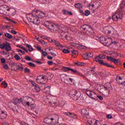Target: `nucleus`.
Masks as SVG:
<instances>
[{
  "label": "nucleus",
  "mask_w": 125,
  "mask_h": 125,
  "mask_svg": "<svg viewBox=\"0 0 125 125\" xmlns=\"http://www.w3.org/2000/svg\"><path fill=\"white\" fill-rule=\"evenodd\" d=\"M26 18L29 22H32V23L35 25H40V23H41L40 18L38 17L34 16L33 14H26Z\"/></svg>",
  "instance_id": "obj_1"
},
{
  "label": "nucleus",
  "mask_w": 125,
  "mask_h": 125,
  "mask_svg": "<svg viewBox=\"0 0 125 125\" xmlns=\"http://www.w3.org/2000/svg\"><path fill=\"white\" fill-rule=\"evenodd\" d=\"M44 25L47 27L51 32H56V31L58 30V28H59L58 24H55L53 22H50L48 21H45Z\"/></svg>",
  "instance_id": "obj_2"
},
{
  "label": "nucleus",
  "mask_w": 125,
  "mask_h": 125,
  "mask_svg": "<svg viewBox=\"0 0 125 125\" xmlns=\"http://www.w3.org/2000/svg\"><path fill=\"white\" fill-rule=\"evenodd\" d=\"M100 41L101 42V43L104 44L106 46H110L112 44V39L111 38H106L104 37V36H102L100 38Z\"/></svg>",
  "instance_id": "obj_3"
},
{
  "label": "nucleus",
  "mask_w": 125,
  "mask_h": 125,
  "mask_svg": "<svg viewBox=\"0 0 125 125\" xmlns=\"http://www.w3.org/2000/svg\"><path fill=\"white\" fill-rule=\"evenodd\" d=\"M81 29L83 31L87 30L85 33V36H90L92 34L90 31L91 30V26L90 25H87L86 24L83 25L81 27Z\"/></svg>",
  "instance_id": "obj_4"
},
{
  "label": "nucleus",
  "mask_w": 125,
  "mask_h": 125,
  "mask_svg": "<svg viewBox=\"0 0 125 125\" xmlns=\"http://www.w3.org/2000/svg\"><path fill=\"white\" fill-rule=\"evenodd\" d=\"M63 70L64 72H68V71H71V72H72V73H73V74H77L78 75H79V76H81V77H83V74H82L80 72H79V71H77V70H75L70 67H63Z\"/></svg>",
  "instance_id": "obj_5"
},
{
  "label": "nucleus",
  "mask_w": 125,
  "mask_h": 125,
  "mask_svg": "<svg viewBox=\"0 0 125 125\" xmlns=\"http://www.w3.org/2000/svg\"><path fill=\"white\" fill-rule=\"evenodd\" d=\"M10 8L6 5L0 6V13L5 15L7 13V11H9Z\"/></svg>",
  "instance_id": "obj_6"
},
{
  "label": "nucleus",
  "mask_w": 125,
  "mask_h": 125,
  "mask_svg": "<svg viewBox=\"0 0 125 125\" xmlns=\"http://www.w3.org/2000/svg\"><path fill=\"white\" fill-rule=\"evenodd\" d=\"M49 42H53V43H54V44H55V45L57 46L58 48L59 49H60L61 50V49H62V48H63V45L61 44V43H60L59 42L56 40L49 38Z\"/></svg>",
  "instance_id": "obj_7"
},
{
  "label": "nucleus",
  "mask_w": 125,
  "mask_h": 125,
  "mask_svg": "<svg viewBox=\"0 0 125 125\" xmlns=\"http://www.w3.org/2000/svg\"><path fill=\"white\" fill-rule=\"evenodd\" d=\"M119 18H123V14L122 13H116L112 16V20L113 21H118Z\"/></svg>",
  "instance_id": "obj_8"
},
{
  "label": "nucleus",
  "mask_w": 125,
  "mask_h": 125,
  "mask_svg": "<svg viewBox=\"0 0 125 125\" xmlns=\"http://www.w3.org/2000/svg\"><path fill=\"white\" fill-rule=\"evenodd\" d=\"M106 58L107 60H108L109 61H111L112 62H113L114 64L116 65H118L119 63H120V59H116L114 58H113L112 57H106Z\"/></svg>",
  "instance_id": "obj_9"
},
{
  "label": "nucleus",
  "mask_w": 125,
  "mask_h": 125,
  "mask_svg": "<svg viewBox=\"0 0 125 125\" xmlns=\"http://www.w3.org/2000/svg\"><path fill=\"white\" fill-rule=\"evenodd\" d=\"M44 79H45V76H39L37 78L36 81L38 83H44Z\"/></svg>",
  "instance_id": "obj_10"
},
{
  "label": "nucleus",
  "mask_w": 125,
  "mask_h": 125,
  "mask_svg": "<svg viewBox=\"0 0 125 125\" xmlns=\"http://www.w3.org/2000/svg\"><path fill=\"white\" fill-rule=\"evenodd\" d=\"M104 89L105 90H107L108 93L110 92H112L113 90V88H112V86L111 85V83H106L104 86Z\"/></svg>",
  "instance_id": "obj_11"
},
{
  "label": "nucleus",
  "mask_w": 125,
  "mask_h": 125,
  "mask_svg": "<svg viewBox=\"0 0 125 125\" xmlns=\"http://www.w3.org/2000/svg\"><path fill=\"white\" fill-rule=\"evenodd\" d=\"M70 94L72 97H76V98L80 97V95H79V93H78V92L76 90H71L70 92Z\"/></svg>",
  "instance_id": "obj_12"
},
{
  "label": "nucleus",
  "mask_w": 125,
  "mask_h": 125,
  "mask_svg": "<svg viewBox=\"0 0 125 125\" xmlns=\"http://www.w3.org/2000/svg\"><path fill=\"white\" fill-rule=\"evenodd\" d=\"M85 93H86V94L88 96H89V97L92 99L94 98V97H93V95L96 94L95 93H94V92L92 91L88 90H86V91H85Z\"/></svg>",
  "instance_id": "obj_13"
},
{
  "label": "nucleus",
  "mask_w": 125,
  "mask_h": 125,
  "mask_svg": "<svg viewBox=\"0 0 125 125\" xmlns=\"http://www.w3.org/2000/svg\"><path fill=\"white\" fill-rule=\"evenodd\" d=\"M6 117H7L6 111H1V110L0 109V119H1V120H4Z\"/></svg>",
  "instance_id": "obj_14"
},
{
  "label": "nucleus",
  "mask_w": 125,
  "mask_h": 125,
  "mask_svg": "<svg viewBox=\"0 0 125 125\" xmlns=\"http://www.w3.org/2000/svg\"><path fill=\"white\" fill-rule=\"evenodd\" d=\"M13 66L17 70H20V71H22V70H23L22 64L20 63H15L14 64Z\"/></svg>",
  "instance_id": "obj_15"
},
{
  "label": "nucleus",
  "mask_w": 125,
  "mask_h": 125,
  "mask_svg": "<svg viewBox=\"0 0 125 125\" xmlns=\"http://www.w3.org/2000/svg\"><path fill=\"white\" fill-rule=\"evenodd\" d=\"M64 114L66 116H68V117L72 119H77V115L72 112H65Z\"/></svg>",
  "instance_id": "obj_16"
},
{
  "label": "nucleus",
  "mask_w": 125,
  "mask_h": 125,
  "mask_svg": "<svg viewBox=\"0 0 125 125\" xmlns=\"http://www.w3.org/2000/svg\"><path fill=\"white\" fill-rule=\"evenodd\" d=\"M117 83L119 84H124V83H125V77L122 78H121V77H118Z\"/></svg>",
  "instance_id": "obj_17"
},
{
  "label": "nucleus",
  "mask_w": 125,
  "mask_h": 125,
  "mask_svg": "<svg viewBox=\"0 0 125 125\" xmlns=\"http://www.w3.org/2000/svg\"><path fill=\"white\" fill-rule=\"evenodd\" d=\"M82 116L83 118H87L88 117V112L86 109H83L82 110Z\"/></svg>",
  "instance_id": "obj_18"
},
{
  "label": "nucleus",
  "mask_w": 125,
  "mask_h": 125,
  "mask_svg": "<svg viewBox=\"0 0 125 125\" xmlns=\"http://www.w3.org/2000/svg\"><path fill=\"white\" fill-rule=\"evenodd\" d=\"M112 30H113V27H104V32L105 33V34H111L112 33Z\"/></svg>",
  "instance_id": "obj_19"
},
{
  "label": "nucleus",
  "mask_w": 125,
  "mask_h": 125,
  "mask_svg": "<svg viewBox=\"0 0 125 125\" xmlns=\"http://www.w3.org/2000/svg\"><path fill=\"white\" fill-rule=\"evenodd\" d=\"M97 125V123H96V121L91 119H90L86 123V125Z\"/></svg>",
  "instance_id": "obj_20"
},
{
  "label": "nucleus",
  "mask_w": 125,
  "mask_h": 125,
  "mask_svg": "<svg viewBox=\"0 0 125 125\" xmlns=\"http://www.w3.org/2000/svg\"><path fill=\"white\" fill-rule=\"evenodd\" d=\"M30 106L31 108V110L35 111L36 113H39V108L37 107V105H36V104H33L30 105Z\"/></svg>",
  "instance_id": "obj_21"
},
{
  "label": "nucleus",
  "mask_w": 125,
  "mask_h": 125,
  "mask_svg": "<svg viewBox=\"0 0 125 125\" xmlns=\"http://www.w3.org/2000/svg\"><path fill=\"white\" fill-rule=\"evenodd\" d=\"M95 61L98 62L99 64H103V60H101V58L99 56L95 57Z\"/></svg>",
  "instance_id": "obj_22"
},
{
  "label": "nucleus",
  "mask_w": 125,
  "mask_h": 125,
  "mask_svg": "<svg viewBox=\"0 0 125 125\" xmlns=\"http://www.w3.org/2000/svg\"><path fill=\"white\" fill-rule=\"evenodd\" d=\"M27 101H28L29 105H33V104H35V100L34 99L29 97L27 99Z\"/></svg>",
  "instance_id": "obj_23"
},
{
  "label": "nucleus",
  "mask_w": 125,
  "mask_h": 125,
  "mask_svg": "<svg viewBox=\"0 0 125 125\" xmlns=\"http://www.w3.org/2000/svg\"><path fill=\"white\" fill-rule=\"evenodd\" d=\"M76 48H77V49L82 50L85 49V48H86V47L81 44H77Z\"/></svg>",
  "instance_id": "obj_24"
},
{
  "label": "nucleus",
  "mask_w": 125,
  "mask_h": 125,
  "mask_svg": "<svg viewBox=\"0 0 125 125\" xmlns=\"http://www.w3.org/2000/svg\"><path fill=\"white\" fill-rule=\"evenodd\" d=\"M5 49L6 51H10V50H11V46L9 43H7L5 44Z\"/></svg>",
  "instance_id": "obj_25"
},
{
  "label": "nucleus",
  "mask_w": 125,
  "mask_h": 125,
  "mask_svg": "<svg viewBox=\"0 0 125 125\" xmlns=\"http://www.w3.org/2000/svg\"><path fill=\"white\" fill-rule=\"evenodd\" d=\"M61 81L63 82V83H68V78H67V76H62Z\"/></svg>",
  "instance_id": "obj_26"
},
{
  "label": "nucleus",
  "mask_w": 125,
  "mask_h": 125,
  "mask_svg": "<svg viewBox=\"0 0 125 125\" xmlns=\"http://www.w3.org/2000/svg\"><path fill=\"white\" fill-rule=\"evenodd\" d=\"M63 14L64 15H73V13H72L71 12H69L68 11H67L66 10H63L62 11Z\"/></svg>",
  "instance_id": "obj_27"
},
{
  "label": "nucleus",
  "mask_w": 125,
  "mask_h": 125,
  "mask_svg": "<svg viewBox=\"0 0 125 125\" xmlns=\"http://www.w3.org/2000/svg\"><path fill=\"white\" fill-rule=\"evenodd\" d=\"M13 102H14V104H18L19 103H21V99H13Z\"/></svg>",
  "instance_id": "obj_28"
},
{
  "label": "nucleus",
  "mask_w": 125,
  "mask_h": 125,
  "mask_svg": "<svg viewBox=\"0 0 125 125\" xmlns=\"http://www.w3.org/2000/svg\"><path fill=\"white\" fill-rule=\"evenodd\" d=\"M44 123L47 125H50V124H51V121H50V119L49 118H46L44 119Z\"/></svg>",
  "instance_id": "obj_29"
},
{
  "label": "nucleus",
  "mask_w": 125,
  "mask_h": 125,
  "mask_svg": "<svg viewBox=\"0 0 125 125\" xmlns=\"http://www.w3.org/2000/svg\"><path fill=\"white\" fill-rule=\"evenodd\" d=\"M38 16L39 18H42L43 17H45V14L42 12H39Z\"/></svg>",
  "instance_id": "obj_30"
},
{
  "label": "nucleus",
  "mask_w": 125,
  "mask_h": 125,
  "mask_svg": "<svg viewBox=\"0 0 125 125\" xmlns=\"http://www.w3.org/2000/svg\"><path fill=\"white\" fill-rule=\"evenodd\" d=\"M75 6L76 8H78L79 9H81V8H83V5L82 4H80L79 3H76L75 4Z\"/></svg>",
  "instance_id": "obj_31"
},
{
  "label": "nucleus",
  "mask_w": 125,
  "mask_h": 125,
  "mask_svg": "<svg viewBox=\"0 0 125 125\" xmlns=\"http://www.w3.org/2000/svg\"><path fill=\"white\" fill-rule=\"evenodd\" d=\"M101 65H104V66H107V67H110V68H115L114 66L109 64L108 63H104V62H103V63Z\"/></svg>",
  "instance_id": "obj_32"
},
{
  "label": "nucleus",
  "mask_w": 125,
  "mask_h": 125,
  "mask_svg": "<svg viewBox=\"0 0 125 125\" xmlns=\"http://www.w3.org/2000/svg\"><path fill=\"white\" fill-rule=\"evenodd\" d=\"M5 37H6V38H7L9 40H11V39H12V35L8 33L5 34Z\"/></svg>",
  "instance_id": "obj_33"
},
{
  "label": "nucleus",
  "mask_w": 125,
  "mask_h": 125,
  "mask_svg": "<svg viewBox=\"0 0 125 125\" xmlns=\"http://www.w3.org/2000/svg\"><path fill=\"white\" fill-rule=\"evenodd\" d=\"M10 109H13L14 108V103H9L8 105Z\"/></svg>",
  "instance_id": "obj_34"
},
{
  "label": "nucleus",
  "mask_w": 125,
  "mask_h": 125,
  "mask_svg": "<svg viewBox=\"0 0 125 125\" xmlns=\"http://www.w3.org/2000/svg\"><path fill=\"white\" fill-rule=\"evenodd\" d=\"M26 47H27L28 48V50L30 52L33 51V50H34V49L33 48V47H32V46H31L29 44H26Z\"/></svg>",
  "instance_id": "obj_35"
},
{
  "label": "nucleus",
  "mask_w": 125,
  "mask_h": 125,
  "mask_svg": "<svg viewBox=\"0 0 125 125\" xmlns=\"http://www.w3.org/2000/svg\"><path fill=\"white\" fill-rule=\"evenodd\" d=\"M87 55L88 56V59H89V58H92V57H93V53L92 52L87 53Z\"/></svg>",
  "instance_id": "obj_36"
},
{
  "label": "nucleus",
  "mask_w": 125,
  "mask_h": 125,
  "mask_svg": "<svg viewBox=\"0 0 125 125\" xmlns=\"http://www.w3.org/2000/svg\"><path fill=\"white\" fill-rule=\"evenodd\" d=\"M125 0H123V1L120 5V9H123V8L125 7Z\"/></svg>",
  "instance_id": "obj_37"
},
{
  "label": "nucleus",
  "mask_w": 125,
  "mask_h": 125,
  "mask_svg": "<svg viewBox=\"0 0 125 125\" xmlns=\"http://www.w3.org/2000/svg\"><path fill=\"white\" fill-rule=\"evenodd\" d=\"M89 73H91V74L94 75V76H96L97 75L96 72L94 70H90L89 72H87V75H89Z\"/></svg>",
  "instance_id": "obj_38"
},
{
  "label": "nucleus",
  "mask_w": 125,
  "mask_h": 125,
  "mask_svg": "<svg viewBox=\"0 0 125 125\" xmlns=\"http://www.w3.org/2000/svg\"><path fill=\"white\" fill-rule=\"evenodd\" d=\"M34 88L37 92H40V90H41V89L40 88V87L39 86V85L37 84L34 86Z\"/></svg>",
  "instance_id": "obj_39"
},
{
  "label": "nucleus",
  "mask_w": 125,
  "mask_h": 125,
  "mask_svg": "<svg viewBox=\"0 0 125 125\" xmlns=\"http://www.w3.org/2000/svg\"><path fill=\"white\" fill-rule=\"evenodd\" d=\"M82 57L85 60L88 59V57L87 56V53H86L85 54H83L82 55Z\"/></svg>",
  "instance_id": "obj_40"
},
{
  "label": "nucleus",
  "mask_w": 125,
  "mask_h": 125,
  "mask_svg": "<svg viewBox=\"0 0 125 125\" xmlns=\"http://www.w3.org/2000/svg\"><path fill=\"white\" fill-rule=\"evenodd\" d=\"M99 56L101 59H104V58H106V55L104 54H101L99 55Z\"/></svg>",
  "instance_id": "obj_41"
},
{
  "label": "nucleus",
  "mask_w": 125,
  "mask_h": 125,
  "mask_svg": "<svg viewBox=\"0 0 125 125\" xmlns=\"http://www.w3.org/2000/svg\"><path fill=\"white\" fill-rule=\"evenodd\" d=\"M26 102H27V101H25V100H24V99H21V103H22V105H23L24 106H26Z\"/></svg>",
  "instance_id": "obj_42"
},
{
  "label": "nucleus",
  "mask_w": 125,
  "mask_h": 125,
  "mask_svg": "<svg viewBox=\"0 0 125 125\" xmlns=\"http://www.w3.org/2000/svg\"><path fill=\"white\" fill-rule=\"evenodd\" d=\"M3 68L5 70H7V69H9V67H8V65H7V64H3Z\"/></svg>",
  "instance_id": "obj_43"
},
{
  "label": "nucleus",
  "mask_w": 125,
  "mask_h": 125,
  "mask_svg": "<svg viewBox=\"0 0 125 125\" xmlns=\"http://www.w3.org/2000/svg\"><path fill=\"white\" fill-rule=\"evenodd\" d=\"M1 84H2L3 85H4L5 88L7 87L8 84L7 83H6V82L5 81L2 82L1 83Z\"/></svg>",
  "instance_id": "obj_44"
},
{
  "label": "nucleus",
  "mask_w": 125,
  "mask_h": 125,
  "mask_svg": "<svg viewBox=\"0 0 125 125\" xmlns=\"http://www.w3.org/2000/svg\"><path fill=\"white\" fill-rule=\"evenodd\" d=\"M61 36H62V37H64V38H65V39H67L68 36H67V34H66V33L64 34V32H62L61 34Z\"/></svg>",
  "instance_id": "obj_45"
},
{
  "label": "nucleus",
  "mask_w": 125,
  "mask_h": 125,
  "mask_svg": "<svg viewBox=\"0 0 125 125\" xmlns=\"http://www.w3.org/2000/svg\"><path fill=\"white\" fill-rule=\"evenodd\" d=\"M15 58L16 60H21V59L20 58V56H19V55H16L15 56Z\"/></svg>",
  "instance_id": "obj_46"
},
{
  "label": "nucleus",
  "mask_w": 125,
  "mask_h": 125,
  "mask_svg": "<svg viewBox=\"0 0 125 125\" xmlns=\"http://www.w3.org/2000/svg\"><path fill=\"white\" fill-rule=\"evenodd\" d=\"M90 14V12L88 10H85V16H88Z\"/></svg>",
  "instance_id": "obj_47"
},
{
  "label": "nucleus",
  "mask_w": 125,
  "mask_h": 125,
  "mask_svg": "<svg viewBox=\"0 0 125 125\" xmlns=\"http://www.w3.org/2000/svg\"><path fill=\"white\" fill-rule=\"evenodd\" d=\"M113 57H118V56H119V54L116 52H113Z\"/></svg>",
  "instance_id": "obj_48"
},
{
  "label": "nucleus",
  "mask_w": 125,
  "mask_h": 125,
  "mask_svg": "<svg viewBox=\"0 0 125 125\" xmlns=\"http://www.w3.org/2000/svg\"><path fill=\"white\" fill-rule=\"evenodd\" d=\"M41 52H42V55H43V56H47V55H48L46 52H44L43 50H41Z\"/></svg>",
  "instance_id": "obj_49"
},
{
  "label": "nucleus",
  "mask_w": 125,
  "mask_h": 125,
  "mask_svg": "<svg viewBox=\"0 0 125 125\" xmlns=\"http://www.w3.org/2000/svg\"><path fill=\"white\" fill-rule=\"evenodd\" d=\"M25 60H27V61H31L32 58L27 56L25 57Z\"/></svg>",
  "instance_id": "obj_50"
},
{
  "label": "nucleus",
  "mask_w": 125,
  "mask_h": 125,
  "mask_svg": "<svg viewBox=\"0 0 125 125\" xmlns=\"http://www.w3.org/2000/svg\"><path fill=\"white\" fill-rule=\"evenodd\" d=\"M76 64H77L78 66H83V65H84V63L83 62H76Z\"/></svg>",
  "instance_id": "obj_51"
},
{
  "label": "nucleus",
  "mask_w": 125,
  "mask_h": 125,
  "mask_svg": "<svg viewBox=\"0 0 125 125\" xmlns=\"http://www.w3.org/2000/svg\"><path fill=\"white\" fill-rule=\"evenodd\" d=\"M62 52H63V53H70V51L67 49H63L62 50Z\"/></svg>",
  "instance_id": "obj_52"
},
{
  "label": "nucleus",
  "mask_w": 125,
  "mask_h": 125,
  "mask_svg": "<svg viewBox=\"0 0 125 125\" xmlns=\"http://www.w3.org/2000/svg\"><path fill=\"white\" fill-rule=\"evenodd\" d=\"M28 65L30 66V67H36V65L32 62H29Z\"/></svg>",
  "instance_id": "obj_53"
},
{
  "label": "nucleus",
  "mask_w": 125,
  "mask_h": 125,
  "mask_svg": "<svg viewBox=\"0 0 125 125\" xmlns=\"http://www.w3.org/2000/svg\"><path fill=\"white\" fill-rule=\"evenodd\" d=\"M30 83H31L32 85H33V86H35V85H37V84H36V83H35V82H33L32 80H29Z\"/></svg>",
  "instance_id": "obj_54"
},
{
  "label": "nucleus",
  "mask_w": 125,
  "mask_h": 125,
  "mask_svg": "<svg viewBox=\"0 0 125 125\" xmlns=\"http://www.w3.org/2000/svg\"><path fill=\"white\" fill-rule=\"evenodd\" d=\"M5 19H6V20H8V21H11L12 22H13V23H14V24L16 23V22L11 20L10 19H9V18H7V17H5Z\"/></svg>",
  "instance_id": "obj_55"
},
{
  "label": "nucleus",
  "mask_w": 125,
  "mask_h": 125,
  "mask_svg": "<svg viewBox=\"0 0 125 125\" xmlns=\"http://www.w3.org/2000/svg\"><path fill=\"white\" fill-rule=\"evenodd\" d=\"M72 53H73V54H75V55H78V51L77 50H73L72 51Z\"/></svg>",
  "instance_id": "obj_56"
},
{
  "label": "nucleus",
  "mask_w": 125,
  "mask_h": 125,
  "mask_svg": "<svg viewBox=\"0 0 125 125\" xmlns=\"http://www.w3.org/2000/svg\"><path fill=\"white\" fill-rule=\"evenodd\" d=\"M5 44L3 43L2 44H0V48L3 49V48H5Z\"/></svg>",
  "instance_id": "obj_57"
},
{
  "label": "nucleus",
  "mask_w": 125,
  "mask_h": 125,
  "mask_svg": "<svg viewBox=\"0 0 125 125\" xmlns=\"http://www.w3.org/2000/svg\"><path fill=\"white\" fill-rule=\"evenodd\" d=\"M24 72L25 73H29L30 72V69H29V68H28L27 67H25Z\"/></svg>",
  "instance_id": "obj_58"
},
{
  "label": "nucleus",
  "mask_w": 125,
  "mask_h": 125,
  "mask_svg": "<svg viewBox=\"0 0 125 125\" xmlns=\"http://www.w3.org/2000/svg\"><path fill=\"white\" fill-rule=\"evenodd\" d=\"M49 104L52 105V106H55V104H56V102H54L51 103V102H49Z\"/></svg>",
  "instance_id": "obj_59"
},
{
  "label": "nucleus",
  "mask_w": 125,
  "mask_h": 125,
  "mask_svg": "<svg viewBox=\"0 0 125 125\" xmlns=\"http://www.w3.org/2000/svg\"><path fill=\"white\" fill-rule=\"evenodd\" d=\"M51 70H52V71H57L58 70H59V68H56V67H52V68H51Z\"/></svg>",
  "instance_id": "obj_60"
},
{
  "label": "nucleus",
  "mask_w": 125,
  "mask_h": 125,
  "mask_svg": "<svg viewBox=\"0 0 125 125\" xmlns=\"http://www.w3.org/2000/svg\"><path fill=\"white\" fill-rule=\"evenodd\" d=\"M107 119H112L113 116H112V115L108 114L107 115Z\"/></svg>",
  "instance_id": "obj_61"
},
{
  "label": "nucleus",
  "mask_w": 125,
  "mask_h": 125,
  "mask_svg": "<svg viewBox=\"0 0 125 125\" xmlns=\"http://www.w3.org/2000/svg\"><path fill=\"white\" fill-rule=\"evenodd\" d=\"M70 45H72V46H74L75 47H77V44L74 43H70Z\"/></svg>",
  "instance_id": "obj_62"
},
{
  "label": "nucleus",
  "mask_w": 125,
  "mask_h": 125,
  "mask_svg": "<svg viewBox=\"0 0 125 125\" xmlns=\"http://www.w3.org/2000/svg\"><path fill=\"white\" fill-rule=\"evenodd\" d=\"M1 63H5V59H3V58H2L1 59Z\"/></svg>",
  "instance_id": "obj_63"
},
{
  "label": "nucleus",
  "mask_w": 125,
  "mask_h": 125,
  "mask_svg": "<svg viewBox=\"0 0 125 125\" xmlns=\"http://www.w3.org/2000/svg\"><path fill=\"white\" fill-rule=\"evenodd\" d=\"M115 125H125L123 124L120 123V122H118L117 123L115 124Z\"/></svg>",
  "instance_id": "obj_64"
}]
</instances>
